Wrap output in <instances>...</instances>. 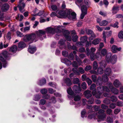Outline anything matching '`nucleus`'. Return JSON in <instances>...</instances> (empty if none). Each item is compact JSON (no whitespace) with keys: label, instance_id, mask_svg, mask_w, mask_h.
I'll return each mask as SVG.
<instances>
[{"label":"nucleus","instance_id":"e433bc0d","mask_svg":"<svg viewBox=\"0 0 123 123\" xmlns=\"http://www.w3.org/2000/svg\"><path fill=\"white\" fill-rule=\"evenodd\" d=\"M118 37L120 39H123V31H120L118 33Z\"/></svg>","mask_w":123,"mask_h":123},{"label":"nucleus","instance_id":"7c9ffc66","mask_svg":"<svg viewBox=\"0 0 123 123\" xmlns=\"http://www.w3.org/2000/svg\"><path fill=\"white\" fill-rule=\"evenodd\" d=\"M102 80L101 78L100 77H98V79L97 82L96 83V84L97 85H99L100 86L102 83Z\"/></svg>","mask_w":123,"mask_h":123},{"label":"nucleus","instance_id":"b1692460","mask_svg":"<svg viewBox=\"0 0 123 123\" xmlns=\"http://www.w3.org/2000/svg\"><path fill=\"white\" fill-rule=\"evenodd\" d=\"M85 97L87 98H89L92 96L91 92L89 90H86L84 92Z\"/></svg>","mask_w":123,"mask_h":123},{"label":"nucleus","instance_id":"412c9836","mask_svg":"<svg viewBox=\"0 0 123 123\" xmlns=\"http://www.w3.org/2000/svg\"><path fill=\"white\" fill-rule=\"evenodd\" d=\"M17 46L15 45L11 46V47L8 48L9 49V51L13 53H15L17 51Z\"/></svg>","mask_w":123,"mask_h":123},{"label":"nucleus","instance_id":"4be33fe9","mask_svg":"<svg viewBox=\"0 0 123 123\" xmlns=\"http://www.w3.org/2000/svg\"><path fill=\"white\" fill-rule=\"evenodd\" d=\"M62 13L61 12H59L57 14L55 12H53L50 14V16L51 17H53L55 16H57L58 18H61L63 16L62 15H60V14Z\"/></svg>","mask_w":123,"mask_h":123},{"label":"nucleus","instance_id":"ea45409f","mask_svg":"<svg viewBox=\"0 0 123 123\" xmlns=\"http://www.w3.org/2000/svg\"><path fill=\"white\" fill-rule=\"evenodd\" d=\"M80 40L82 43H84L86 41L87 39V37L85 36L84 37H82L80 38Z\"/></svg>","mask_w":123,"mask_h":123},{"label":"nucleus","instance_id":"9d476101","mask_svg":"<svg viewBox=\"0 0 123 123\" xmlns=\"http://www.w3.org/2000/svg\"><path fill=\"white\" fill-rule=\"evenodd\" d=\"M70 12H68L67 13V17L69 19L74 20L76 19V14L74 12L72 13L71 15L70 14Z\"/></svg>","mask_w":123,"mask_h":123},{"label":"nucleus","instance_id":"4c0bfd02","mask_svg":"<svg viewBox=\"0 0 123 123\" xmlns=\"http://www.w3.org/2000/svg\"><path fill=\"white\" fill-rule=\"evenodd\" d=\"M46 80L45 79H44L40 80L39 84L40 85H43L46 83Z\"/></svg>","mask_w":123,"mask_h":123},{"label":"nucleus","instance_id":"0e129e2a","mask_svg":"<svg viewBox=\"0 0 123 123\" xmlns=\"http://www.w3.org/2000/svg\"><path fill=\"white\" fill-rule=\"evenodd\" d=\"M46 102V101L45 100L42 99L40 101V104L42 105H43L45 104Z\"/></svg>","mask_w":123,"mask_h":123},{"label":"nucleus","instance_id":"39448f33","mask_svg":"<svg viewBox=\"0 0 123 123\" xmlns=\"http://www.w3.org/2000/svg\"><path fill=\"white\" fill-rule=\"evenodd\" d=\"M7 51H5L0 54V60L1 61L4 62L3 64V66L5 68L7 62L5 61L7 57Z\"/></svg>","mask_w":123,"mask_h":123},{"label":"nucleus","instance_id":"2eb2a0df","mask_svg":"<svg viewBox=\"0 0 123 123\" xmlns=\"http://www.w3.org/2000/svg\"><path fill=\"white\" fill-rule=\"evenodd\" d=\"M86 31L87 34L89 35H90L91 36V37L90 38V40H92L93 38L96 37V36L91 30H86Z\"/></svg>","mask_w":123,"mask_h":123},{"label":"nucleus","instance_id":"f3484780","mask_svg":"<svg viewBox=\"0 0 123 123\" xmlns=\"http://www.w3.org/2000/svg\"><path fill=\"white\" fill-rule=\"evenodd\" d=\"M9 6L7 3L3 4L1 7L2 11L3 12H6L9 9Z\"/></svg>","mask_w":123,"mask_h":123},{"label":"nucleus","instance_id":"79ce46f5","mask_svg":"<svg viewBox=\"0 0 123 123\" xmlns=\"http://www.w3.org/2000/svg\"><path fill=\"white\" fill-rule=\"evenodd\" d=\"M107 121L110 123H112L113 122V119L110 117H108L107 118Z\"/></svg>","mask_w":123,"mask_h":123},{"label":"nucleus","instance_id":"f704fd0d","mask_svg":"<svg viewBox=\"0 0 123 123\" xmlns=\"http://www.w3.org/2000/svg\"><path fill=\"white\" fill-rule=\"evenodd\" d=\"M107 50L105 49H102L100 52L101 54L102 55H105L107 53Z\"/></svg>","mask_w":123,"mask_h":123},{"label":"nucleus","instance_id":"8fccbe9b","mask_svg":"<svg viewBox=\"0 0 123 123\" xmlns=\"http://www.w3.org/2000/svg\"><path fill=\"white\" fill-rule=\"evenodd\" d=\"M47 92V90L45 89H43L41 90V92L43 94H46Z\"/></svg>","mask_w":123,"mask_h":123},{"label":"nucleus","instance_id":"4468645a","mask_svg":"<svg viewBox=\"0 0 123 123\" xmlns=\"http://www.w3.org/2000/svg\"><path fill=\"white\" fill-rule=\"evenodd\" d=\"M103 63L101 62L100 63V66L101 68L99 67L98 68L97 71V73L98 74H102L104 72V70L102 68H105L106 66V65L104 64L103 65Z\"/></svg>","mask_w":123,"mask_h":123},{"label":"nucleus","instance_id":"680f3d73","mask_svg":"<svg viewBox=\"0 0 123 123\" xmlns=\"http://www.w3.org/2000/svg\"><path fill=\"white\" fill-rule=\"evenodd\" d=\"M30 26H27L25 27L23 31V32H25L26 31H29L30 29Z\"/></svg>","mask_w":123,"mask_h":123},{"label":"nucleus","instance_id":"13d9d810","mask_svg":"<svg viewBox=\"0 0 123 123\" xmlns=\"http://www.w3.org/2000/svg\"><path fill=\"white\" fill-rule=\"evenodd\" d=\"M75 57L76 61L78 62V63H80V65L81 63V62L78 56H77V55H75Z\"/></svg>","mask_w":123,"mask_h":123},{"label":"nucleus","instance_id":"1a4fd4ad","mask_svg":"<svg viewBox=\"0 0 123 123\" xmlns=\"http://www.w3.org/2000/svg\"><path fill=\"white\" fill-rule=\"evenodd\" d=\"M61 27L60 26H59L56 27V28H54L51 27L48 28L46 29L47 32L48 33L52 34H54L55 32L56 29H57L58 30H59V28H61Z\"/></svg>","mask_w":123,"mask_h":123},{"label":"nucleus","instance_id":"09e8293b","mask_svg":"<svg viewBox=\"0 0 123 123\" xmlns=\"http://www.w3.org/2000/svg\"><path fill=\"white\" fill-rule=\"evenodd\" d=\"M78 70L80 73L81 74H83L85 72V71L84 69L82 67H79L78 68Z\"/></svg>","mask_w":123,"mask_h":123},{"label":"nucleus","instance_id":"423d86ee","mask_svg":"<svg viewBox=\"0 0 123 123\" xmlns=\"http://www.w3.org/2000/svg\"><path fill=\"white\" fill-rule=\"evenodd\" d=\"M67 92L69 94L72 96L74 98V100L75 101H77L79 100L80 99V97L78 95H76L74 93V92L72 91L71 88H69L67 90Z\"/></svg>","mask_w":123,"mask_h":123},{"label":"nucleus","instance_id":"c85d7f7f","mask_svg":"<svg viewBox=\"0 0 123 123\" xmlns=\"http://www.w3.org/2000/svg\"><path fill=\"white\" fill-rule=\"evenodd\" d=\"M65 82L67 85L68 86H70L72 84L71 81L68 78H66L65 80Z\"/></svg>","mask_w":123,"mask_h":123},{"label":"nucleus","instance_id":"72a5a7b5","mask_svg":"<svg viewBox=\"0 0 123 123\" xmlns=\"http://www.w3.org/2000/svg\"><path fill=\"white\" fill-rule=\"evenodd\" d=\"M79 82V79L78 78H76L73 79V82L74 84H78L79 85L80 84Z\"/></svg>","mask_w":123,"mask_h":123},{"label":"nucleus","instance_id":"6ab92c4d","mask_svg":"<svg viewBox=\"0 0 123 123\" xmlns=\"http://www.w3.org/2000/svg\"><path fill=\"white\" fill-rule=\"evenodd\" d=\"M70 33L69 31L67 30H65L64 32V36L66 39L68 41H71V37L69 35Z\"/></svg>","mask_w":123,"mask_h":123},{"label":"nucleus","instance_id":"f03ea898","mask_svg":"<svg viewBox=\"0 0 123 123\" xmlns=\"http://www.w3.org/2000/svg\"><path fill=\"white\" fill-rule=\"evenodd\" d=\"M96 85L94 84H92L90 88L91 90H94L92 92V93L93 95H95L96 97L97 98H100V96L101 94L103 93L104 91H105L107 92H109L110 90L106 86H103L98 88V92L96 93V91L95 88Z\"/></svg>","mask_w":123,"mask_h":123},{"label":"nucleus","instance_id":"5701e85b","mask_svg":"<svg viewBox=\"0 0 123 123\" xmlns=\"http://www.w3.org/2000/svg\"><path fill=\"white\" fill-rule=\"evenodd\" d=\"M36 50L35 46H29L28 51L31 53H34Z\"/></svg>","mask_w":123,"mask_h":123},{"label":"nucleus","instance_id":"864d4df0","mask_svg":"<svg viewBox=\"0 0 123 123\" xmlns=\"http://www.w3.org/2000/svg\"><path fill=\"white\" fill-rule=\"evenodd\" d=\"M17 36L18 37H22L24 35L23 34L18 31H17Z\"/></svg>","mask_w":123,"mask_h":123},{"label":"nucleus","instance_id":"393cba45","mask_svg":"<svg viewBox=\"0 0 123 123\" xmlns=\"http://www.w3.org/2000/svg\"><path fill=\"white\" fill-rule=\"evenodd\" d=\"M113 84L115 87L118 88L121 85V83L118 80L116 79L114 81Z\"/></svg>","mask_w":123,"mask_h":123},{"label":"nucleus","instance_id":"4d7b16f0","mask_svg":"<svg viewBox=\"0 0 123 123\" xmlns=\"http://www.w3.org/2000/svg\"><path fill=\"white\" fill-rule=\"evenodd\" d=\"M72 65L74 67L77 68L78 67L77 64L75 61H74L73 62Z\"/></svg>","mask_w":123,"mask_h":123},{"label":"nucleus","instance_id":"a211bd4d","mask_svg":"<svg viewBox=\"0 0 123 123\" xmlns=\"http://www.w3.org/2000/svg\"><path fill=\"white\" fill-rule=\"evenodd\" d=\"M119 8L118 6H114L111 10L112 14H115L117 13L119 10Z\"/></svg>","mask_w":123,"mask_h":123},{"label":"nucleus","instance_id":"58836bf2","mask_svg":"<svg viewBox=\"0 0 123 123\" xmlns=\"http://www.w3.org/2000/svg\"><path fill=\"white\" fill-rule=\"evenodd\" d=\"M98 68V65L96 62L95 61L93 62V68L94 70H96Z\"/></svg>","mask_w":123,"mask_h":123},{"label":"nucleus","instance_id":"052dcab7","mask_svg":"<svg viewBox=\"0 0 123 123\" xmlns=\"http://www.w3.org/2000/svg\"><path fill=\"white\" fill-rule=\"evenodd\" d=\"M68 58L70 60H72L74 58V56L72 53H71L69 55L68 57Z\"/></svg>","mask_w":123,"mask_h":123},{"label":"nucleus","instance_id":"a878e982","mask_svg":"<svg viewBox=\"0 0 123 123\" xmlns=\"http://www.w3.org/2000/svg\"><path fill=\"white\" fill-rule=\"evenodd\" d=\"M26 45L23 42H20L18 43V47L19 48H23L25 47Z\"/></svg>","mask_w":123,"mask_h":123},{"label":"nucleus","instance_id":"aec40b11","mask_svg":"<svg viewBox=\"0 0 123 123\" xmlns=\"http://www.w3.org/2000/svg\"><path fill=\"white\" fill-rule=\"evenodd\" d=\"M79 86L77 87L76 85H74L73 87V91L76 93H79L81 90L80 84H79Z\"/></svg>","mask_w":123,"mask_h":123},{"label":"nucleus","instance_id":"338daca9","mask_svg":"<svg viewBox=\"0 0 123 123\" xmlns=\"http://www.w3.org/2000/svg\"><path fill=\"white\" fill-rule=\"evenodd\" d=\"M48 90L49 92L51 94L53 93L55 91V90H54L53 89L51 88H49Z\"/></svg>","mask_w":123,"mask_h":123},{"label":"nucleus","instance_id":"6e6552de","mask_svg":"<svg viewBox=\"0 0 123 123\" xmlns=\"http://www.w3.org/2000/svg\"><path fill=\"white\" fill-rule=\"evenodd\" d=\"M23 0H19V4L18 6L20 11L21 12H23L24 10V8L25 6V4L23 2Z\"/></svg>","mask_w":123,"mask_h":123},{"label":"nucleus","instance_id":"de8ad7c7","mask_svg":"<svg viewBox=\"0 0 123 123\" xmlns=\"http://www.w3.org/2000/svg\"><path fill=\"white\" fill-rule=\"evenodd\" d=\"M111 100L113 102H115L117 101V99L116 96H112L111 98Z\"/></svg>","mask_w":123,"mask_h":123},{"label":"nucleus","instance_id":"49530a36","mask_svg":"<svg viewBox=\"0 0 123 123\" xmlns=\"http://www.w3.org/2000/svg\"><path fill=\"white\" fill-rule=\"evenodd\" d=\"M11 33L10 32H8L6 36V37L7 39L10 40L11 38Z\"/></svg>","mask_w":123,"mask_h":123},{"label":"nucleus","instance_id":"37998d69","mask_svg":"<svg viewBox=\"0 0 123 123\" xmlns=\"http://www.w3.org/2000/svg\"><path fill=\"white\" fill-rule=\"evenodd\" d=\"M82 88L83 89H86V84L85 82H83L81 85Z\"/></svg>","mask_w":123,"mask_h":123},{"label":"nucleus","instance_id":"bf43d9fd","mask_svg":"<svg viewBox=\"0 0 123 123\" xmlns=\"http://www.w3.org/2000/svg\"><path fill=\"white\" fill-rule=\"evenodd\" d=\"M92 79L93 81L95 82L97 80L96 76L95 75H92Z\"/></svg>","mask_w":123,"mask_h":123},{"label":"nucleus","instance_id":"7ed1b4c3","mask_svg":"<svg viewBox=\"0 0 123 123\" xmlns=\"http://www.w3.org/2000/svg\"><path fill=\"white\" fill-rule=\"evenodd\" d=\"M111 55V53H109L107 54L106 56V61L109 62L110 61L111 62L112 64H114L117 61V56L116 55H113L111 57L110 60V58Z\"/></svg>","mask_w":123,"mask_h":123},{"label":"nucleus","instance_id":"a18cd8bd","mask_svg":"<svg viewBox=\"0 0 123 123\" xmlns=\"http://www.w3.org/2000/svg\"><path fill=\"white\" fill-rule=\"evenodd\" d=\"M118 22H115V24L113 25H110V26L114 28H117L118 27Z\"/></svg>","mask_w":123,"mask_h":123},{"label":"nucleus","instance_id":"ddd939ff","mask_svg":"<svg viewBox=\"0 0 123 123\" xmlns=\"http://www.w3.org/2000/svg\"><path fill=\"white\" fill-rule=\"evenodd\" d=\"M90 58L91 60L93 61L95 58L98 59L99 58H101V56L99 53L97 52L96 55H95L94 53H91L90 55Z\"/></svg>","mask_w":123,"mask_h":123},{"label":"nucleus","instance_id":"2f4dec72","mask_svg":"<svg viewBox=\"0 0 123 123\" xmlns=\"http://www.w3.org/2000/svg\"><path fill=\"white\" fill-rule=\"evenodd\" d=\"M100 41V39L98 38L92 41V43L94 45H96L98 44Z\"/></svg>","mask_w":123,"mask_h":123},{"label":"nucleus","instance_id":"bb28decb","mask_svg":"<svg viewBox=\"0 0 123 123\" xmlns=\"http://www.w3.org/2000/svg\"><path fill=\"white\" fill-rule=\"evenodd\" d=\"M105 74L107 75L111 74V70L110 68H106L105 71Z\"/></svg>","mask_w":123,"mask_h":123},{"label":"nucleus","instance_id":"cd10ccee","mask_svg":"<svg viewBox=\"0 0 123 123\" xmlns=\"http://www.w3.org/2000/svg\"><path fill=\"white\" fill-rule=\"evenodd\" d=\"M108 23V22L106 20H103L100 23H99V25L101 26H106Z\"/></svg>","mask_w":123,"mask_h":123},{"label":"nucleus","instance_id":"473e14b6","mask_svg":"<svg viewBox=\"0 0 123 123\" xmlns=\"http://www.w3.org/2000/svg\"><path fill=\"white\" fill-rule=\"evenodd\" d=\"M59 12H61L62 13L60 14V15L63 16L61 18H65L67 17V13L66 14L65 12L64 11H60Z\"/></svg>","mask_w":123,"mask_h":123},{"label":"nucleus","instance_id":"774afa93","mask_svg":"<svg viewBox=\"0 0 123 123\" xmlns=\"http://www.w3.org/2000/svg\"><path fill=\"white\" fill-rule=\"evenodd\" d=\"M94 99L93 98H91L89 99L88 101L89 104H92L94 102Z\"/></svg>","mask_w":123,"mask_h":123},{"label":"nucleus","instance_id":"f8f14e48","mask_svg":"<svg viewBox=\"0 0 123 123\" xmlns=\"http://www.w3.org/2000/svg\"><path fill=\"white\" fill-rule=\"evenodd\" d=\"M111 34V31H110L108 32H105L104 31H103V38L105 43H106V36L107 37L110 36Z\"/></svg>","mask_w":123,"mask_h":123},{"label":"nucleus","instance_id":"dca6fc26","mask_svg":"<svg viewBox=\"0 0 123 123\" xmlns=\"http://www.w3.org/2000/svg\"><path fill=\"white\" fill-rule=\"evenodd\" d=\"M111 51L114 53H116L118 51H120L121 49V47L118 48L115 45H113L111 47Z\"/></svg>","mask_w":123,"mask_h":123},{"label":"nucleus","instance_id":"0eeeda50","mask_svg":"<svg viewBox=\"0 0 123 123\" xmlns=\"http://www.w3.org/2000/svg\"><path fill=\"white\" fill-rule=\"evenodd\" d=\"M81 10L82 13L80 15V18L81 19H83L85 15L87 13V9L86 6L84 5L81 6Z\"/></svg>","mask_w":123,"mask_h":123},{"label":"nucleus","instance_id":"e2e57ef3","mask_svg":"<svg viewBox=\"0 0 123 123\" xmlns=\"http://www.w3.org/2000/svg\"><path fill=\"white\" fill-rule=\"evenodd\" d=\"M51 8L53 11H55L57 9V7L55 5H53L51 6Z\"/></svg>","mask_w":123,"mask_h":123},{"label":"nucleus","instance_id":"9b49d317","mask_svg":"<svg viewBox=\"0 0 123 123\" xmlns=\"http://www.w3.org/2000/svg\"><path fill=\"white\" fill-rule=\"evenodd\" d=\"M109 88L111 90L112 92L115 94H118L119 91L116 88L114 87L112 83H110L108 84Z\"/></svg>","mask_w":123,"mask_h":123},{"label":"nucleus","instance_id":"c03bdc74","mask_svg":"<svg viewBox=\"0 0 123 123\" xmlns=\"http://www.w3.org/2000/svg\"><path fill=\"white\" fill-rule=\"evenodd\" d=\"M92 67L91 66L88 65L86 66L85 68V70L86 71L89 70L91 69Z\"/></svg>","mask_w":123,"mask_h":123},{"label":"nucleus","instance_id":"69168bd1","mask_svg":"<svg viewBox=\"0 0 123 123\" xmlns=\"http://www.w3.org/2000/svg\"><path fill=\"white\" fill-rule=\"evenodd\" d=\"M79 51L80 52H84L85 51V49L83 47H81L80 48Z\"/></svg>","mask_w":123,"mask_h":123},{"label":"nucleus","instance_id":"20e7f679","mask_svg":"<svg viewBox=\"0 0 123 123\" xmlns=\"http://www.w3.org/2000/svg\"><path fill=\"white\" fill-rule=\"evenodd\" d=\"M106 115L105 114H99L98 115L97 113H95L94 114L89 115L88 117L89 119H92L93 118L94 119H96V117H97L98 119L100 120H98V122L100 121L103 120L106 117Z\"/></svg>","mask_w":123,"mask_h":123},{"label":"nucleus","instance_id":"3c124183","mask_svg":"<svg viewBox=\"0 0 123 123\" xmlns=\"http://www.w3.org/2000/svg\"><path fill=\"white\" fill-rule=\"evenodd\" d=\"M96 27L98 30L100 32L102 31L104 29L103 27H100L98 25H96Z\"/></svg>","mask_w":123,"mask_h":123},{"label":"nucleus","instance_id":"603ef678","mask_svg":"<svg viewBox=\"0 0 123 123\" xmlns=\"http://www.w3.org/2000/svg\"><path fill=\"white\" fill-rule=\"evenodd\" d=\"M86 81L88 85H90L92 83V80L89 78H87L86 79Z\"/></svg>","mask_w":123,"mask_h":123},{"label":"nucleus","instance_id":"5fc2aeb1","mask_svg":"<svg viewBox=\"0 0 123 123\" xmlns=\"http://www.w3.org/2000/svg\"><path fill=\"white\" fill-rule=\"evenodd\" d=\"M120 111V109H116L114 110V113L115 114H117Z\"/></svg>","mask_w":123,"mask_h":123},{"label":"nucleus","instance_id":"a19ab883","mask_svg":"<svg viewBox=\"0 0 123 123\" xmlns=\"http://www.w3.org/2000/svg\"><path fill=\"white\" fill-rule=\"evenodd\" d=\"M72 40L74 42H76L77 41L78 39V37L76 35H73L72 37Z\"/></svg>","mask_w":123,"mask_h":123},{"label":"nucleus","instance_id":"f257e3e1","mask_svg":"<svg viewBox=\"0 0 123 123\" xmlns=\"http://www.w3.org/2000/svg\"><path fill=\"white\" fill-rule=\"evenodd\" d=\"M46 33L45 31L40 30L36 32V35L35 34L26 36L24 38V40L25 42L28 41L30 40L36 42L37 40V37H40L42 35H44Z\"/></svg>","mask_w":123,"mask_h":123},{"label":"nucleus","instance_id":"c9c22d12","mask_svg":"<svg viewBox=\"0 0 123 123\" xmlns=\"http://www.w3.org/2000/svg\"><path fill=\"white\" fill-rule=\"evenodd\" d=\"M102 79L104 82H107L108 80V78L105 75H103L102 76Z\"/></svg>","mask_w":123,"mask_h":123},{"label":"nucleus","instance_id":"6e6d98bb","mask_svg":"<svg viewBox=\"0 0 123 123\" xmlns=\"http://www.w3.org/2000/svg\"><path fill=\"white\" fill-rule=\"evenodd\" d=\"M65 41V40H63L62 39L61 40L59 41V44L61 46L63 45Z\"/></svg>","mask_w":123,"mask_h":123},{"label":"nucleus","instance_id":"c756f323","mask_svg":"<svg viewBox=\"0 0 123 123\" xmlns=\"http://www.w3.org/2000/svg\"><path fill=\"white\" fill-rule=\"evenodd\" d=\"M63 61H64V62L68 66L69 65L71 64V62L66 58H64Z\"/></svg>","mask_w":123,"mask_h":123}]
</instances>
